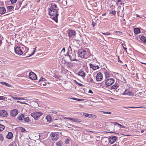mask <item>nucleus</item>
Here are the masks:
<instances>
[{
    "label": "nucleus",
    "mask_w": 146,
    "mask_h": 146,
    "mask_svg": "<svg viewBox=\"0 0 146 146\" xmlns=\"http://www.w3.org/2000/svg\"><path fill=\"white\" fill-rule=\"evenodd\" d=\"M58 10L57 9L53 10L52 9V10H49V14L52 16H54L52 19L54 20L56 23L57 22V17L58 14L57 13Z\"/></svg>",
    "instance_id": "nucleus-3"
},
{
    "label": "nucleus",
    "mask_w": 146,
    "mask_h": 146,
    "mask_svg": "<svg viewBox=\"0 0 146 146\" xmlns=\"http://www.w3.org/2000/svg\"><path fill=\"white\" fill-rule=\"evenodd\" d=\"M23 119H24V121L26 122L27 123L29 122H30L31 120L29 119V118L28 117H24Z\"/></svg>",
    "instance_id": "nucleus-27"
},
{
    "label": "nucleus",
    "mask_w": 146,
    "mask_h": 146,
    "mask_svg": "<svg viewBox=\"0 0 146 146\" xmlns=\"http://www.w3.org/2000/svg\"><path fill=\"white\" fill-rule=\"evenodd\" d=\"M35 52V51H34L33 52H32V53H31V55H30L29 56H31L32 55H33L34 54Z\"/></svg>",
    "instance_id": "nucleus-59"
},
{
    "label": "nucleus",
    "mask_w": 146,
    "mask_h": 146,
    "mask_svg": "<svg viewBox=\"0 0 146 146\" xmlns=\"http://www.w3.org/2000/svg\"><path fill=\"white\" fill-rule=\"evenodd\" d=\"M119 85L117 83H115L114 84L111 86V89L117 90L119 87Z\"/></svg>",
    "instance_id": "nucleus-16"
},
{
    "label": "nucleus",
    "mask_w": 146,
    "mask_h": 146,
    "mask_svg": "<svg viewBox=\"0 0 146 146\" xmlns=\"http://www.w3.org/2000/svg\"><path fill=\"white\" fill-rule=\"evenodd\" d=\"M88 92L90 93H92V94L93 93V92L91 90H89V91H88Z\"/></svg>",
    "instance_id": "nucleus-58"
},
{
    "label": "nucleus",
    "mask_w": 146,
    "mask_h": 146,
    "mask_svg": "<svg viewBox=\"0 0 146 146\" xmlns=\"http://www.w3.org/2000/svg\"><path fill=\"white\" fill-rule=\"evenodd\" d=\"M111 123H113L115 125V126H118L120 127H121L122 125L120 124H119L117 122H111Z\"/></svg>",
    "instance_id": "nucleus-28"
},
{
    "label": "nucleus",
    "mask_w": 146,
    "mask_h": 146,
    "mask_svg": "<svg viewBox=\"0 0 146 146\" xmlns=\"http://www.w3.org/2000/svg\"><path fill=\"white\" fill-rule=\"evenodd\" d=\"M29 76L30 79L32 80H35L37 78L36 74L33 72H30L29 74Z\"/></svg>",
    "instance_id": "nucleus-8"
},
{
    "label": "nucleus",
    "mask_w": 146,
    "mask_h": 146,
    "mask_svg": "<svg viewBox=\"0 0 146 146\" xmlns=\"http://www.w3.org/2000/svg\"><path fill=\"white\" fill-rule=\"evenodd\" d=\"M78 75L82 78H84L85 76V73L83 71L81 70L78 72Z\"/></svg>",
    "instance_id": "nucleus-18"
},
{
    "label": "nucleus",
    "mask_w": 146,
    "mask_h": 146,
    "mask_svg": "<svg viewBox=\"0 0 146 146\" xmlns=\"http://www.w3.org/2000/svg\"><path fill=\"white\" fill-rule=\"evenodd\" d=\"M8 146H17V145L15 142H13L11 143Z\"/></svg>",
    "instance_id": "nucleus-33"
},
{
    "label": "nucleus",
    "mask_w": 146,
    "mask_h": 146,
    "mask_svg": "<svg viewBox=\"0 0 146 146\" xmlns=\"http://www.w3.org/2000/svg\"><path fill=\"white\" fill-rule=\"evenodd\" d=\"M13 137V134L11 132H9L6 135V137L9 139H11Z\"/></svg>",
    "instance_id": "nucleus-17"
},
{
    "label": "nucleus",
    "mask_w": 146,
    "mask_h": 146,
    "mask_svg": "<svg viewBox=\"0 0 146 146\" xmlns=\"http://www.w3.org/2000/svg\"><path fill=\"white\" fill-rule=\"evenodd\" d=\"M7 112L4 110H0V117H5L7 115Z\"/></svg>",
    "instance_id": "nucleus-9"
},
{
    "label": "nucleus",
    "mask_w": 146,
    "mask_h": 146,
    "mask_svg": "<svg viewBox=\"0 0 146 146\" xmlns=\"http://www.w3.org/2000/svg\"><path fill=\"white\" fill-rule=\"evenodd\" d=\"M4 140L2 134H0V141H2Z\"/></svg>",
    "instance_id": "nucleus-35"
},
{
    "label": "nucleus",
    "mask_w": 146,
    "mask_h": 146,
    "mask_svg": "<svg viewBox=\"0 0 146 146\" xmlns=\"http://www.w3.org/2000/svg\"><path fill=\"white\" fill-rule=\"evenodd\" d=\"M102 34H103L104 35H110V33H108V32H107L106 33H102Z\"/></svg>",
    "instance_id": "nucleus-49"
},
{
    "label": "nucleus",
    "mask_w": 146,
    "mask_h": 146,
    "mask_svg": "<svg viewBox=\"0 0 146 146\" xmlns=\"http://www.w3.org/2000/svg\"><path fill=\"white\" fill-rule=\"evenodd\" d=\"M116 139V137L115 136L111 137L109 139V142L111 144H112L115 142Z\"/></svg>",
    "instance_id": "nucleus-11"
},
{
    "label": "nucleus",
    "mask_w": 146,
    "mask_h": 146,
    "mask_svg": "<svg viewBox=\"0 0 146 146\" xmlns=\"http://www.w3.org/2000/svg\"><path fill=\"white\" fill-rule=\"evenodd\" d=\"M97 69H96V67H95V66H94V68H93V70H97Z\"/></svg>",
    "instance_id": "nucleus-64"
},
{
    "label": "nucleus",
    "mask_w": 146,
    "mask_h": 146,
    "mask_svg": "<svg viewBox=\"0 0 146 146\" xmlns=\"http://www.w3.org/2000/svg\"><path fill=\"white\" fill-rule=\"evenodd\" d=\"M102 112L103 113H107L108 114H111V113L110 112H105L104 111H102Z\"/></svg>",
    "instance_id": "nucleus-40"
},
{
    "label": "nucleus",
    "mask_w": 146,
    "mask_h": 146,
    "mask_svg": "<svg viewBox=\"0 0 146 146\" xmlns=\"http://www.w3.org/2000/svg\"><path fill=\"white\" fill-rule=\"evenodd\" d=\"M6 11V9L4 7H0V14H3Z\"/></svg>",
    "instance_id": "nucleus-20"
},
{
    "label": "nucleus",
    "mask_w": 146,
    "mask_h": 146,
    "mask_svg": "<svg viewBox=\"0 0 146 146\" xmlns=\"http://www.w3.org/2000/svg\"><path fill=\"white\" fill-rule=\"evenodd\" d=\"M24 99L22 98V97H20V98H17V100H23Z\"/></svg>",
    "instance_id": "nucleus-53"
},
{
    "label": "nucleus",
    "mask_w": 146,
    "mask_h": 146,
    "mask_svg": "<svg viewBox=\"0 0 146 146\" xmlns=\"http://www.w3.org/2000/svg\"><path fill=\"white\" fill-rule=\"evenodd\" d=\"M27 48L25 46H17L15 48V53L19 55H21L23 54V53L25 52V49Z\"/></svg>",
    "instance_id": "nucleus-1"
},
{
    "label": "nucleus",
    "mask_w": 146,
    "mask_h": 146,
    "mask_svg": "<svg viewBox=\"0 0 146 146\" xmlns=\"http://www.w3.org/2000/svg\"><path fill=\"white\" fill-rule=\"evenodd\" d=\"M110 13H111L114 15H115L116 14V11H112L110 12Z\"/></svg>",
    "instance_id": "nucleus-44"
},
{
    "label": "nucleus",
    "mask_w": 146,
    "mask_h": 146,
    "mask_svg": "<svg viewBox=\"0 0 146 146\" xmlns=\"http://www.w3.org/2000/svg\"><path fill=\"white\" fill-rule=\"evenodd\" d=\"M18 111L16 109L12 110L11 112V116L15 117L18 114Z\"/></svg>",
    "instance_id": "nucleus-12"
},
{
    "label": "nucleus",
    "mask_w": 146,
    "mask_h": 146,
    "mask_svg": "<svg viewBox=\"0 0 146 146\" xmlns=\"http://www.w3.org/2000/svg\"><path fill=\"white\" fill-rule=\"evenodd\" d=\"M69 36H76V32L74 30H70L68 33Z\"/></svg>",
    "instance_id": "nucleus-13"
},
{
    "label": "nucleus",
    "mask_w": 146,
    "mask_h": 146,
    "mask_svg": "<svg viewBox=\"0 0 146 146\" xmlns=\"http://www.w3.org/2000/svg\"><path fill=\"white\" fill-rule=\"evenodd\" d=\"M68 70L66 69H65V70H64L63 73L64 74H66Z\"/></svg>",
    "instance_id": "nucleus-50"
},
{
    "label": "nucleus",
    "mask_w": 146,
    "mask_h": 146,
    "mask_svg": "<svg viewBox=\"0 0 146 146\" xmlns=\"http://www.w3.org/2000/svg\"><path fill=\"white\" fill-rule=\"evenodd\" d=\"M89 65L90 68H92L93 70V68H94V67L95 65L91 63L89 64Z\"/></svg>",
    "instance_id": "nucleus-37"
},
{
    "label": "nucleus",
    "mask_w": 146,
    "mask_h": 146,
    "mask_svg": "<svg viewBox=\"0 0 146 146\" xmlns=\"http://www.w3.org/2000/svg\"><path fill=\"white\" fill-rule=\"evenodd\" d=\"M24 115L23 114H22L18 116V119L19 120H22L23 119V118H24Z\"/></svg>",
    "instance_id": "nucleus-23"
},
{
    "label": "nucleus",
    "mask_w": 146,
    "mask_h": 146,
    "mask_svg": "<svg viewBox=\"0 0 146 146\" xmlns=\"http://www.w3.org/2000/svg\"><path fill=\"white\" fill-rule=\"evenodd\" d=\"M122 81L124 83H126V80L124 78H123L122 79Z\"/></svg>",
    "instance_id": "nucleus-45"
},
{
    "label": "nucleus",
    "mask_w": 146,
    "mask_h": 146,
    "mask_svg": "<svg viewBox=\"0 0 146 146\" xmlns=\"http://www.w3.org/2000/svg\"><path fill=\"white\" fill-rule=\"evenodd\" d=\"M114 80L113 78L107 79L105 80V84L107 86H110L114 82Z\"/></svg>",
    "instance_id": "nucleus-6"
},
{
    "label": "nucleus",
    "mask_w": 146,
    "mask_h": 146,
    "mask_svg": "<svg viewBox=\"0 0 146 146\" xmlns=\"http://www.w3.org/2000/svg\"><path fill=\"white\" fill-rule=\"evenodd\" d=\"M65 63L66 64L67 67H72L73 66V65L72 63L69 62H66Z\"/></svg>",
    "instance_id": "nucleus-24"
},
{
    "label": "nucleus",
    "mask_w": 146,
    "mask_h": 146,
    "mask_svg": "<svg viewBox=\"0 0 146 146\" xmlns=\"http://www.w3.org/2000/svg\"><path fill=\"white\" fill-rule=\"evenodd\" d=\"M52 9L53 10L55 9H57V10H58L56 5L54 3H52L51 4V7L49 9V10H52Z\"/></svg>",
    "instance_id": "nucleus-15"
},
{
    "label": "nucleus",
    "mask_w": 146,
    "mask_h": 146,
    "mask_svg": "<svg viewBox=\"0 0 146 146\" xmlns=\"http://www.w3.org/2000/svg\"><path fill=\"white\" fill-rule=\"evenodd\" d=\"M103 76L102 75L101 72H98L96 76V80L97 81H101L102 79Z\"/></svg>",
    "instance_id": "nucleus-10"
},
{
    "label": "nucleus",
    "mask_w": 146,
    "mask_h": 146,
    "mask_svg": "<svg viewBox=\"0 0 146 146\" xmlns=\"http://www.w3.org/2000/svg\"><path fill=\"white\" fill-rule=\"evenodd\" d=\"M95 67L97 69H99V66L98 65H95Z\"/></svg>",
    "instance_id": "nucleus-61"
},
{
    "label": "nucleus",
    "mask_w": 146,
    "mask_h": 146,
    "mask_svg": "<svg viewBox=\"0 0 146 146\" xmlns=\"http://www.w3.org/2000/svg\"><path fill=\"white\" fill-rule=\"evenodd\" d=\"M46 118L47 119L48 121H49L50 120V119L49 116L47 115L46 117Z\"/></svg>",
    "instance_id": "nucleus-51"
},
{
    "label": "nucleus",
    "mask_w": 146,
    "mask_h": 146,
    "mask_svg": "<svg viewBox=\"0 0 146 146\" xmlns=\"http://www.w3.org/2000/svg\"><path fill=\"white\" fill-rule=\"evenodd\" d=\"M19 130L22 132H24L25 131V129L22 127H20Z\"/></svg>",
    "instance_id": "nucleus-34"
},
{
    "label": "nucleus",
    "mask_w": 146,
    "mask_h": 146,
    "mask_svg": "<svg viewBox=\"0 0 146 146\" xmlns=\"http://www.w3.org/2000/svg\"><path fill=\"white\" fill-rule=\"evenodd\" d=\"M68 55L69 56L70 59L71 61H76V59L75 58H73L71 55H70L69 54H68Z\"/></svg>",
    "instance_id": "nucleus-29"
},
{
    "label": "nucleus",
    "mask_w": 146,
    "mask_h": 146,
    "mask_svg": "<svg viewBox=\"0 0 146 146\" xmlns=\"http://www.w3.org/2000/svg\"><path fill=\"white\" fill-rule=\"evenodd\" d=\"M14 7L12 6H9L7 7V9L10 10H11L13 9Z\"/></svg>",
    "instance_id": "nucleus-32"
},
{
    "label": "nucleus",
    "mask_w": 146,
    "mask_h": 146,
    "mask_svg": "<svg viewBox=\"0 0 146 146\" xmlns=\"http://www.w3.org/2000/svg\"><path fill=\"white\" fill-rule=\"evenodd\" d=\"M42 113L41 112L35 111L31 113V116L35 120H37L38 118L42 115Z\"/></svg>",
    "instance_id": "nucleus-5"
},
{
    "label": "nucleus",
    "mask_w": 146,
    "mask_h": 146,
    "mask_svg": "<svg viewBox=\"0 0 146 146\" xmlns=\"http://www.w3.org/2000/svg\"><path fill=\"white\" fill-rule=\"evenodd\" d=\"M44 80H45V79L44 78H41L39 80V82H40V81H44Z\"/></svg>",
    "instance_id": "nucleus-52"
},
{
    "label": "nucleus",
    "mask_w": 146,
    "mask_h": 146,
    "mask_svg": "<svg viewBox=\"0 0 146 146\" xmlns=\"http://www.w3.org/2000/svg\"><path fill=\"white\" fill-rule=\"evenodd\" d=\"M83 115L90 118H94V117L95 116L94 115L89 114L86 113H84Z\"/></svg>",
    "instance_id": "nucleus-14"
},
{
    "label": "nucleus",
    "mask_w": 146,
    "mask_h": 146,
    "mask_svg": "<svg viewBox=\"0 0 146 146\" xmlns=\"http://www.w3.org/2000/svg\"><path fill=\"white\" fill-rule=\"evenodd\" d=\"M141 41L143 42L146 43V37H139Z\"/></svg>",
    "instance_id": "nucleus-22"
},
{
    "label": "nucleus",
    "mask_w": 146,
    "mask_h": 146,
    "mask_svg": "<svg viewBox=\"0 0 146 146\" xmlns=\"http://www.w3.org/2000/svg\"><path fill=\"white\" fill-rule=\"evenodd\" d=\"M78 56L82 58L87 59L89 56V52L83 49H80L78 51Z\"/></svg>",
    "instance_id": "nucleus-2"
},
{
    "label": "nucleus",
    "mask_w": 146,
    "mask_h": 146,
    "mask_svg": "<svg viewBox=\"0 0 146 146\" xmlns=\"http://www.w3.org/2000/svg\"><path fill=\"white\" fill-rule=\"evenodd\" d=\"M52 113H54V114H56L57 115H58V112H57L56 111H53L52 112Z\"/></svg>",
    "instance_id": "nucleus-57"
},
{
    "label": "nucleus",
    "mask_w": 146,
    "mask_h": 146,
    "mask_svg": "<svg viewBox=\"0 0 146 146\" xmlns=\"http://www.w3.org/2000/svg\"><path fill=\"white\" fill-rule=\"evenodd\" d=\"M78 85H79V86H83L82 84H81V83H80L78 84Z\"/></svg>",
    "instance_id": "nucleus-60"
},
{
    "label": "nucleus",
    "mask_w": 146,
    "mask_h": 146,
    "mask_svg": "<svg viewBox=\"0 0 146 146\" xmlns=\"http://www.w3.org/2000/svg\"><path fill=\"white\" fill-rule=\"evenodd\" d=\"M122 94L130 96H133L134 94L132 92V88H130L128 89H126Z\"/></svg>",
    "instance_id": "nucleus-4"
},
{
    "label": "nucleus",
    "mask_w": 146,
    "mask_h": 146,
    "mask_svg": "<svg viewBox=\"0 0 146 146\" xmlns=\"http://www.w3.org/2000/svg\"><path fill=\"white\" fill-rule=\"evenodd\" d=\"M23 1H19V3L18 4V5H19V6H20L22 4V3Z\"/></svg>",
    "instance_id": "nucleus-54"
},
{
    "label": "nucleus",
    "mask_w": 146,
    "mask_h": 146,
    "mask_svg": "<svg viewBox=\"0 0 146 146\" xmlns=\"http://www.w3.org/2000/svg\"><path fill=\"white\" fill-rule=\"evenodd\" d=\"M141 33L143 35L146 36V31L144 30H141Z\"/></svg>",
    "instance_id": "nucleus-36"
},
{
    "label": "nucleus",
    "mask_w": 146,
    "mask_h": 146,
    "mask_svg": "<svg viewBox=\"0 0 146 146\" xmlns=\"http://www.w3.org/2000/svg\"><path fill=\"white\" fill-rule=\"evenodd\" d=\"M104 74L106 79H108V78H109L110 77V74L107 72H104Z\"/></svg>",
    "instance_id": "nucleus-25"
},
{
    "label": "nucleus",
    "mask_w": 146,
    "mask_h": 146,
    "mask_svg": "<svg viewBox=\"0 0 146 146\" xmlns=\"http://www.w3.org/2000/svg\"><path fill=\"white\" fill-rule=\"evenodd\" d=\"M64 70H65V69L62 66L61 68V72L62 73H63V72L64 71Z\"/></svg>",
    "instance_id": "nucleus-46"
},
{
    "label": "nucleus",
    "mask_w": 146,
    "mask_h": 146,
    "mask_svg": "<svg viewBox=\"0 0 146 146\" xmlns=\"http://www.w3.org/2000/svg\"><path fill=\"white\" fill-rule=\"evenodd\" d=\"M90 81L91 82H92L93 81V79L91 78L90 79Z\"/></svg>",
    "instance_id": "nucleus-63"
},
{
    "label": "nucleus",
    "mask_w": 146,
    "mask_h": 146,
    "mask_svg": "<svg viewBox=\"0 0 146 146\" xmlns=\"http://www.w3.org/2000/svg\"><path fill=\"white\" fill-rule=\"evenodd\" d=\"M5 97L3 96H0V100H5Z\"/></svg>",
    "instance_id": "nucleus-41"
},
{
    "label": "nucleus",
    "mask_w": 146,
    "mask_h": 146,
    "mask_svg": "<svg viewBox=\"0 0 146 146\" xmlns=\"http://www.w3.org/2000/svg\"><path fill=\"white\" fill-rule=\"evenodd\" d=\"M117 34H118L119 36H120V35H121L122 34V33L121 32H116Z\"/></svg>",
    "instance_id": "nucleus-48"
},
{
    "label": "nucleus",
    "mask_w": 146,
    "mask_h": 146,
    "mask_svg": "<svg viewBox=\"0 0 146 146\" xmlns=\"http://www.w3.org/2000/svg\"><path fill=\"white\" fill-rule=\"evenodd\" d=\"M73 121L77 123H80L82 121L81 120L77 118H74Z\"/></svg>",
    "instance_id": "nucleus-26"
},
{
    "label": "nucleus",
    "mask_w": 146,
    "mask_h": 146,
    "mask_svg": "<svg viewBox=\"0 0 146 146\" xmlns=\"http://www.w3.org/2000/svg\"><path fill=\"white\" fill-rule=\"evenodd\" d=\"M5 128V126L0 124V131H2Z\"/></svg>",
    "instance_id": "nucleus-31"
},
{
    "label": "nucleus",
    "mask_w": 146,
    "mask_h": 146,
    "mask_svg": "<svg viewBox=\"0 0 146 146\" xmlns=\"http://www.w3.org/2000/svg\"><path fill=\"white\" fill-rule=\"evenodd\" d=\"M123 49L125 50L126 51V52H127V48L126 47H124L123 46Z\"/></svg>",
    "instance_id": "nucleus-62"
},
{
    "label": "nucleus",
    "mask_w": 146,
    "mask_h": 146,
    "mask_svg": "<svg viewBox=\"0 0 146 146\" xmlns=\"http://www.w3.org/2000/svg\"><path fill=\"white\" fill-rule=\"evenodd\" d=\"M9 96L10 97V98H12L13 99V100H17V97H14L13 96Z\"/></svg>",
    "instance_id": "nucleus-39"
},
{
    "label": "nucleus",
    "mask_w": 146,
    "mask_h": 146,
    "mask_svg": "<svg viewBox=\"0 0 146 146\" xmlns=\"http://www.w3.org/2000/svg\"><path fill=\"white\" fill-rule=\"evenodd\" d=\"M128 108H145V107H143L142 106H141L140 107H129Z\"/></svg>",
    "instance_id": "nucleus-38"
},
{
    "label": "nucleus",
    "mask_w": 146,
    "mask_h": 146,
    "mask_svg": "<svg viewBox=\"0 0 146 146\" xmlns=\"http://www.w3.org/2000/svg\"><path fill=\"white\" fill-rule=\"evenodd\" d=\"M50 137L52 140L56 141L58 139V135L57 134L55 133H51Z\"/></svg>",
    "instance_id": "nucleus-7"
},
{
    "label": "nucleus",
    "mask_w": 146,
    "mask_h": 146,
    "mask_svg": "<svg viewBox=\"0 0 146 146\" xmlns=\"http://www.w3.org/2000/svg\"><path fill=\"white\" fill-rule=\"evenodd\" d=\"M66 119H69L71 121H73V119L74 118H71L70 117H65V118Z\"/></svg>",
    "instance_id": "nucleus-42"
},
{
    "label": "nucleus",
    "mask_w": 146,
    "mask_h": 146,
    "mask_svg": "<svg viewBox=\"0 0 146 146\" xmlns=\"http://www.w3.org/2000/svg\"><path fill=\"white\" fill-rule=\"evenodd\" d=\"M0 83L2 84L5 85L6 86L11 87L12 86L11 84H9L8 83L4 82H0Z\"/></svg>",
    "instance_id": "nucleus-21"
},
{
    "label": "nucleus",
    "mask_w": 146,
    "mask_h": 146,
    "mask_svg": "<svg viewBox=\"0 0 146 146\" xmlns=\"http://www.w3.org/2000/svg\"><path fill=\"white\" fill-rule=\"evenodd\" d=\"M53 76L54 77H55L57 78H58L59 77V76H58V75H56V74H54V75H53Z\"/></svg>",
    "instance_id": "nucleus-47"
},
{
    "label": "nucleus",
    "mask_w": 146,
    "mask_h": 146,
    "mask_svg": "<svg viewBox=\"0 0 146 146\" xmlns=\"http://www.w3.org/2000/svg\"><path fill=\"white\" fill-rule=\"evenodd\" d=\"M56 146H62V142L61 141H58L56 143Z\"/></svg>",
    "instance_id": "nucleus-30"
},
{
    "label": "nucleus",
    "mask_w": 146,
    "mask_h": 146,
    "mask_svg": "<svg viewBox=\"0 0 146 146\" xmlns=\"http://www.w3.org/2000/svg\"><path fill=\"white\" fill-rule=\"evenodd\" d=\"M65 48L64 47H63V49L61 50V52H63L64 53L65 52Z\"/></svg>",
    "instance_id": "nucleus-55"
},
{
    "label": "nucleus",
    "mask_w": 146,
    "mask_h": 146,
    "mask_svg": "<svg viewBox=\"0 0 146 146\" xmlns=\"http://www.w3.org/2000/svg\"><path fill=\"white\" fill-rule=\"evenodd\" d=\"M134 33L135 34H138L141 33L140 29L139 28H135L134 29Z\"/></svg>",
    "instance_id": "nucleus-19"
},
{
    "label": "nucleus",
    "mask_w": 146,
    "mask_h": 146,
    "mask_svg": "<svg viewBox=\"0 0 146 146\" xmlns=\"http://www.w3.org/2000/svg\"><path fill=\"white\" fill-rule=\"evenodd\" d=\"M68 140H69V139H66L65 140V142L66 143H68Z\"/></svg>",
    "instance_id": "nucleus-56"
},
{
    "label": "nucleus",
    "mask_w": 146,
    "mask_h": 146,
    "mask_svg": "<svg viewBox=\"0 0 146 146\" xmlns=\"http://www.w3.org/2000/svg\"><path fill=\"white\" fill-rule=\"evenodd\" d=\"M11 3L12 4L15 3L17 1V0H11Z\"/></svg>",
    "instance_id": "nucleus-43"
}]
</instances>
